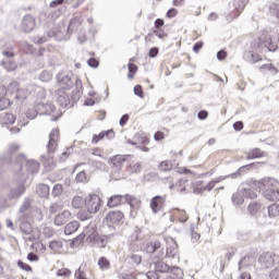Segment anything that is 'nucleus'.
I'll list each match as a JSON object with an SVG mask.
<instances>
[{"instance_id": "1", "label": "nucleus", "mask_w": 279, "mask_h": 279, "mask_svg": "<svg viewBox=\"0 0 279 279\" xmlns=\"http://www.w3.org/2000/svg\"><path fill=\"white\" fill-rule=\"evenodd\" d=\"M59 138H60V131L58 129H53L49 134L47 154H44L40 156L41 162L45 165V167H51V165H53V154H56L58 149Z\"/></svg>"}, {"instance_id": "2", "label": "nucleus", "mask_w": 279, "mask_h": 279, "mask_svg": "<svg viewBox=\"0 0 279 279\" xmlns=\"http://www.w3.org/2000/svg\"><path fill=\"white\" fill-rule=\"evenodd\" d=\"M263 38H256L251 43V49L244 52V60L248 62V64H256V62H260L263 57L259 53H263Z\"/></svg>"}, {"instance_id": "3", "label": "nucleus", "mask_w": 279, "mask_h": 279, "mask_svg": "<svg viewBox=\"0 0 279 279\" xmlns=\"http://www.w3.org/2000/svg\"><path fill=\"white\" fill-rule=\"evenodd\" d=\"M276 184L278 181L272 178L263 179L260 182V190L268 202H279V191L276 190Z\"/></svg>"}, {"instance_id": "4", "label": "nucleus", "mask_w": 279, "mask_h": 279, "mask_svg": "<svg viewBox=\"0 0 279 279\" xmlns=\"http://www.w3.org/2000/svg\"><path fill=\"white\" fill-rule=\"evenodd\" d=\"M52 95L54 101L60 106V108H73V106H75L80 100V96L70 97L63 88L54 90Z\"/></svg>"}, {"instance_id": "5", "label": "nucleus", "mask_w": 279, "mask_h": 279, "mask_svg": "<svg viewBox=\"0 0 279 279\" xmlns=\"http://www.w3.org/2000/svg\"><path fill=\"white\" fill-rule=\"evenodd\" d=\"M145 233L143 229L135 227L133 232L129 238V250L131 252H143V246L145 245Z\"/></svg>"}, {"instance_id": "6", "label": "nucleus", "mask_w": 279, "mask_h": 279, "mask_svg": "<svg viewBox=\"0 0 279 279\" xmlns=\"http://www.w3.org/2000/svg\"><path fill=\"white\" fill-rule=\"evenodd\" d=\"M121 204H129V206H136V204H141V199L125 194V195H113L108 199L107 206L109 208H117V206H121Z\"/></svg>"}, {"instance_id": "7", "label": "nucleus", "mask_w": 279, "mask_h": 279, "mask_svg": "<svg viewBox=\"0 0 279 279\" xmlns=\"http://www.w3.org/2000/svg\"><path fill=\"white\" fill-rule=\"evenodd\" d=\"M159 253L155 256L157 260H162L165 258V247H162V243L160 240H153L147 242L143 245L142 252H146V254H156V252Z\"/></svg>"}, {"instance_id": "8", "label": "nucleus", "mask_w": 279, "mask_h": 279, "mask_svg": "<svg viewBox=\"0 0 279 279\" xmlns=\"http://www.w3.org/2000/svg\"><path fill=\"white\" fill-rule=\"evenodd\" d=\"M85 208L89 215H97V211L101 209V197L97 194H89L85 198Z\"/></svg>"}, {"instance_id": "9", "label": "nucleus", "mask_w": 279, "mask_h": 279, "mask_svg": "<svg viewBox=\"0 0 279 279\" xmlns=\"http://www.w3.org/2000/svg\"><path fill=\"white\" fill-rule=\"evenodd\" d=\"M124 215L121 213V210H112L109 211L106 216V221L108 228L111 230H117L123 223Z\"/></svg>"}, {"instance_id": "10", "label": "nucleus", "mask_w": 279, "mask_h": 279, "mask_svg": "<svg viewBox=\"0 0 279 279\" xmlns=\"http://www.w3.org/2000/svg\"><path fill=\"white\" fill-rule=\"evenodd\" d=\"M129 158H132V155H116V156H113L109 160L112 171H114V173H119L121 171V169H123V165H125V162H128Z\"/></svg>"}, {"instance_id": "11", "label": "nucleus", "mask_w": 279, "mask_h": 279, "mask_svg": "<svg viewBox=\"0 0 279 279\" xmlns=\"http://www.w3.org/2000/svg\"><path fill=\"white\" fill-rule=\"evenodd\" d=\"M57 80L60 86H62L63 89L65 88V90H71V88L75 86V75H73V73H59Z\"/></svg>"}, {"instance_id": "12", "label": "nucleus", "mask_w": 279, "mask_h": 279, "mask_svg": "<svg viewBox=\"0 0 279 279\" xmlns=\"http://www.w3.org/2000/svg\"><path fill=\"white\" fill-rule=\"evenodd\" d=\"M276 260H278V256L269 252L263 253L258 258L262 269H270L272 265H276Z\"/></svg>"}, {"instance_id": "13", "label": "nucleus", "mask_w": 279, "mask_h": 279, "mask_svg": "<svg viewBox=\"0 0 279 279\" xmlns=\"http://www.w3.org/2000/svg\"><path fill=\"white\" fill-rule=\"evenodd\" d=\"M167 202V195H156L150 199L149 206L154 215H158L163 208Z\"/></svg>"}, {"instance_id": "14", "label": "nucleus", "mask_w": 279, "mask_h": 279, "mask_svg": "<svg viewBox=\"0 0 279 279\" xmlns=\"http://www.w3.org/2000/svg\"><path fill=\"white\" fill-rule=\"evenodd\" d=\"M245 167H252V165L241 167L236 172L228 174L226 177H218L216 180L210 181L205 187L204 191H213L216 184L219 182H223V180H228V178H232V180L239 178L241 175V169H245Z\"/></svg>"}, {"instance_id": "15", "label": "nucleus", "mask_w": 279, "mask_h": 279, "mask_svg": "<svg viewBox=\"0 0 279 279\" xmlns=\"http://www.w3.org/2000/svg\"><path fill=\"white\" fill-rule=\"evenodd\" d=\"M36 27V20L31 14H27L23 17L21 29L24 31L26 34H29V32H34V28Z\"/></svg>"}, {"instance_id": "16", "label": "nucleus", "mask_w": 279, "mask_h": 279, "mask_svg": "<svg viewBox=\"0 0 279 279\" xmlns=\"http://www.w3.org/2000/svg\"><path fill=\"white\" fill-rule=\"evenodd\" d=\"M104 138H107L108 141H112V138H114V130L110 129L107 131H102L99 134H94L92 144L97 145V143H99V141H104Z\"/></svg>"}, {"instance_id": "17", "label": "nucleus", "mask_w": 279, "mask_h": 279, "mask_svg": "<svg viewBox=\"0 0 279 279\" xmlns=\"http://www.w3.org/2000/svg\"><path fill=\"white\" fill-rule=\"evenodd\" d=\"M71 217H73V214L69 209L63 210L54 217V226H64V223L71 221Z\"/></svg>"}, {"instance_id": "18", "label": "nucleus", "mask_w": 279, "mask_h": 279, "mask_svg": "<svg viewBox=\"0 0 279 279\" xmlns=\"http://www.w3.org/2000/svg\"><path fill=\"white\" fill-rule=\"evenodd\" d=\"M25 182H22L17 186L11 189L9 192V199H19L22 195L25 194Z\"/></svg>"}, {"instance_id": "19", "label": "nucleus", "mask_w": 279, "mask_h": 279, "mask_svg": "<svg viewBox=\"0 0 279 279\" xmlns=\"http://www.w3.org/2000/svg\"><path fill=\"white\" fill-rule=\"evenodd\" d=\"M36 106L40 116H49L56 112V106L52 104L38 102Z\"/></svg>"}, {"instance_id": "20", "label": "nucleus", "mask_w": 279, "mask_h": 279, "mask_svg": "<svg viewBox=\"0 0 279 279\" xmlns=\"http://www.w3.org/2000/svg\"><path fill=\"white\" fill-rule=\"evenodd\" d=\"M262 46H263V53H266V51H278V44L271 41V38L262 39Z\"/></svg>"}, {"instance_id": "21", "label": "nucleus", "mask_w": 279, "mask_h": 279, "mask_svg": "<svg viewBox=\"0 0 279 279\" xmlns=\"http://www.w3.org/2000/svg\"><path fill=\"white\" fill-rule=\"evenodd\" d=\"M254 263H256V258H254V256L246 255L238 263V269L241 271V269L252 267Z\"/></svg>"}, {"instance_id": "22", "label": "nucleus", "mask_w": 279, "mask_h": 279, "mask_svg": "<svg viewBox=\"0 0 279 279\" xmlns=\"http://www.w3.org/2000/svg\"><path fill=\"white\" fill-rule=\"evenodd\" d=\"M247 1H250V0H234L233 1V7H234L233 16H234V19L240 16L241 12H243V10H245V5H247Z\"/></svg>"}, {"instance_id": "23", "label": "nucleus", "mask_w": 279, "mask_h": 279, "mask_svg": "<svg viewBox=\"0 0 279 279\" xmlns=\"http://www.w3.org/2000/svg\"><path fill=\"white\" fill-rule=\"evenodd\" d=\"M17 226L23 234L29 235L34 232V229L32 228V223L24 219L17 220Z\"/></svg>"}, {"instance_id": "24", "label": "nucleus", "mask_w": 279, "mask_h": 279, "mask_svg": "<svg viewBox=\"0 0 279 279\" xmlns=\"http://www.w3.org/2000/svg\"><path fill=\"white\" fill-rule=\"evenodd\" d=\"M0 66H3L8 73H13L16 69H19V64H16V61L4 59L0 62Z\"/></svg>"}, {"instance_id": "25", "label": "nucleus", "mask_w": 279, "mask_h": 279, "mask_svg": "<svg viewBox=\"0 0 279 279\" xmlns=\"http://www.w3.org/2000/svg\"><path fill=\"white\" fill-rule=\"evenodd\" d=\"M48 38H54V40H66V29L63 31H49L47 33Z\"/></svg>"}, {"instance_id": "26", "label": "nucleus", "mask_w": 279, "mask_h": 279, "mask_svg": "<svg viewBox=\"0 0 279 279\" xmlns=\"http://www.w3.org/2000/svg\"><path fill=\"white\" fill-rule=\"evenodd\" d=\"M266 153L260 148H253L247 153L246 160H256L257 158H265Z\"/></svg>"}, {"instance_id": "27", "label": "nucleus", "mask_w": 279, "mask_h": 279, "mask_svg": "<svg viewBox=\"0 0 279 279\" xmlns=\"http://www.w3.org/2000/svg\"><path fill=\"white\" fill-rule=\"evenodd\" d=\"M64 243L62 240H54L49 242V248L54 252V254H62Z\"/></svg>"}, {"instance_id": "28", "label": "nucleus", "mask_w": 279, "mask_h": 279, "mask_svg": "<svg viewBox=\"0 0 279 279\" xmlns=\"http://www.w3.org/2000/svg\"><path fill=\"white\" fill-rule=\"evenodd\" d=\"M86 236L87 243H90V245H95V243H97V239H99V232L90 228L86 231Z\"/></svg>"}, {"instance_id": "29", "label": "nucleus", "mask_w": 279, "mask_h": 279, "mask_svg": "<svg viewBox=\"0 0 279 279\" xmlns=\"http://www.w3.org/2000/svg\"><path fill=\"white\" fill-rule=\"evenodd\" d=\"M77 230H80V222L74 220L69 222L65 228H64V234H66L68 236L71 234H74V232H77Z\"/></svg>"}, {"instance_id": "30", "label": "nucleus", "mask_w": 279, "mask_h": 279, "mask_svg": "<svg viewBox=\"0 0 279 279\" xmlns=\"http://www.w3.org/2000/svg\"><path fill=\"white\" fill-rule=\"evenodd\" d=\"M71 206L72 208L80 210V208H84V206H86V198L76 195L72 198Z\"/></svg>"}, {"instance_id": "31", "label": "nucleus", "mask_w": 279, "mask_h": 279, "mask_svg": "<svg viewBox=\"0 0 279 279\" xmlns=\"http://www.w3.org/2000/svg\"><path fill=\"white\" fill-rule=\"evenodd\" d=\"M175 161H169V160H166V161H161L159 163V171H162L163 173H167V171H171L172 169H175Z\"/></svg>"}, {"instance_id": "32", "label": "nucleus", "mask_w": 279, "mask_h": 279, "mask_svg": "<svg viewBox=\"0 0 279 279\" xmlns=\"http://www.w3.org/2000/svg\"><path fill=\"white\" fill-rule=\"evenodd\" d=\"M240 191L242 192L243 197H246V199H256L258 197V194H256V192L250 186L242 187Z\"/></svg>"}, {"instance_id": "33", "label": "nucleus", "mask_w": 279, "mask_h": 279, "mask_svg": "<svg viewBox=\"0 0 279 279\" xmlns=\"http://www.w3.org/2000/svg\"><path fill=\"white\" fill-rule=\"evenodd\" d=\"M38 169H40V163L36 160H28L26 162V171L28 173H38Z\"/></svg>"}, {"instance_id": "34", "label": "nucleus", "mask_w": 279, "mask_h": 279, "mask_svg": "<svg viewBox=\"0 0 279 279\" xmlns=\"http://www.w3.org/2000/svg\"><path fill=\"white\" fill-rule=\"evenodd\" d=\"M243 192L241 190L232 194L231 202L234 206H241L245 199L243 198Z\"/></svg>"}, {"instance_id": "35", "label": "nucleus", "mask_w": 279, "mask_h": 279, "mask_svg": "<svg viewBox=\"0 0 279 279\" xmlns=\"http://www.w3.org/2000/svg\"><path fill=\"white\" fill-rule=\"evenodd\" d=\"M126 260L133 266V267H138L141 263H143V257L138 254H132L129 255Z\"/></svg>"}, {"instance_id": "36", "label": "nucleus", "mask_w": 279, "mask_h": 279, "mask_svg": "<svg viewBox=\"0 0 279 279\" xmlns=\"http://www.w3.org/2000/svg\"><path fill=\"white\" fill-rule=\"evenodd\" d=\"M166 256L168 258H177L178 256V244L173 242L170 246L167 247Z\"/></svg>"}, {"instance_id": "37", "label": "nucleus", "mask_w": 279, "mask_h": 279, "mask_svg": "<svg viewBox=\"0 0 279 279\" xmlns=\"http://www.w3.org/2000/svg\"><path fill=\"white\" fill-rule=\"evenodd\" d=\"M268 217L270 219H278L279 217V205L278 204H272L268 206Z\"/></svg>"}, {"instance_id": "38", "label": "nucleus", "mask_w": 279, "mask_h": 279, "mask_svg": "<svg viewBox=\"0 0 279 279\" xmlns=\"http://www.w3.org/2000/svg\"><path fill=\"white\" fill-rule=\"evenodd\" d=\"M49 185L47 184H39L37 186V195H39V197H43V198H47L49 197Z\"/></svg>"}, {"instance_id": "39", "label": "nucleus", "mask_w": 279, "mask_h": 279, "mask_svg": "<svg viewBox=\"0 0 279 279\" xmlns=\"http://www.w3.org/2000/svg\"><path fill=\"white\" fill-rule=\"evenodd\" d=\"M1 121L4 123V125H12L16 121V117L12 113H3L1 116Z\"/></svg>"}, {"instance_id": "40", "label": "nucleus", "mask_w": 279, "mask_h": 279, "mask_svg": "<svg viewBox=\"0 0 279 279\" xmlns=\"http://www.w3.org/2000/svg\"><path fill=\"white\" fill-rule=\"evenodd\" d=\"M263 205H260V203L258 202H252L248 204L247 206V210L250 213V215H256V213H258V210H260Z\"/></svg>"}, {"instance_id": "41", "label": "nucleus", "mask_w": 279, "mask_h": 279, "mask_svg": "<svg viewBox=\"0 0 279 279\" xmlns=\"http://www.w3.org/2000/svg\"><path fill=\"white\" fill-rule=\"evenodd\" d=\"M78 25H82V19L77 16L72 19L69 23L66 34H69V32H73V29H75V27H77Z\"/></svg>"}, {"instance_id": "42", "label": "nucleus", "mask_w": 279, "mask_h": 279, "mask_svg": "<svg viewBox=\"0 0 279 279\" xmlns=\"http://www.w3.org/2000/svg\"><path fill=\"white\" fill-rule=\"evenodd\" d=\"M38 114H40V113L38 111L37 105L34 108L27 109V111H26V118L31 119V121L36 119V117H38Z\"/></svg>"}, {"instance_id": "43", "label": "nucleus", "mask_w": 279, "mask_h": 279, "mask_svg": "<svg viewBox=\"0 0 279 279\" xmlns=\"http://www.w3.org/2000/svg\"><path fill=\"white\" fill-rule=\"evenodd\" d=\"M53 77V74H51L49 71L44 70L40 74H39V80L41 82H51V78Z\"/></svg>"}, {"instance_id": "44", "label": "nucleus", "mask_w": 279, "mask_h": 279, "mask_svg": "<svg viewBox=\"0 0 279 279\" xmlns=\"http://www.w3.org/2000/svg\"><path fill=\"white\" fill-rule=\"evenodd\" d=\"M75 180L76 182H80V183L88 182V174H86V170H82L81 172H78L76 174Z\"/></svg>"}, {"instance_id": "45", "label": "nucleus", "mask_w": 279, "mask_h": 279, "mask_svg": "<svg viewBox=\"0 0 279 279\" xmlns=\"http://www.w3.org/2000/svg\"><path fill=\"white\" fill-rule=\"evenodd\" d=\"M11 106L12 101H10V98H0V110H8V108H10Z\"/></svg>"}, {"instance_id": "46", "label": "nucleus", "mask_w": 279, "mask_h": 279, "mask_svg": "<svg viewBox=\"0 0 279 279\" xmlns=\"http://www.w3.org/2000/svg\"><path fill=\"white\" fill-rule=\"evenodd\" d=\"M87 165L92 167V171H95V169H106V163L101 161H88Z\"/></svg>"}, {"instance_id": "47", "label": "nucleus", "mask_w": 279, "mask_h": 279, "mask_svg": "<svg viewBox=\"0 0 279 279\" xmlns=\"http://www.w3.org/2000/svg\"><path fill=\"white\" fill-rule=\"evenodd\" d=\"M95 245H97L98 247H106V245H108V236L98 235V239L96 240Z\"/></svg>"}, {"instance_id": "48", "label": "nucleus", "mask_w": 279, "mask_h": 279, "mask_svg": "<svg viewBox=\"0 0 279 279\" xmlns=\"http://www.w3.org/2000/svg\"><path fill=\"white\" fill-rule=\"evenodd\" d=\"M74 276H75L76 279H88L86 277V271L84 270V266L83 265H81L78 267V269L75 271Z\"/></svg>"}, {"instance_id": "49", "label": "nucleus", "mask_w": 279, "mask_h": 279, "mask_svg": "<svg viewBox=\"0 0 279 279\" xmlns=\"http://www.w3.org/2000/svg\"><path fill=\"white\" fill-rule=\"evenodd\" d=\"M62 184H54L51 192L52 197H59L62 195Z\"/></svg>"}, {"instance_id": "50", "label": "nucleus", "mask_w": 279, "mask_h": 279, "mask_svg": "<svg viewBox=\"0 0 279 279\" xmlns=\"http://www.w3.org/2000/svg\"><path fill=\"white\" fill-rule=\"evenodd\" d=\"M26 161L27 158L23 154H20L15 159V165L19 169H23V163Z\"/></svg>"}, {"instance_id": "51", "label": "nucleus", "mask_w": 279, "mask_h": 279, "mask_svg": "<svg viewBox=\"0 0 279 279\" xmlns=\"http://www.w3.org/2000/svg\"><path fill=\"white\" fill-rule=\"evenodd\" d=\"M98 265L100 269H108L110 267V260H108L106 257H100L98 259Z\"/></svg>"}, {"instance_id": "52", "label": "nucleus", "mask_w": 279, "mask_h": 279, "mask_svg": "<svg viewBox=\"0 0 279 279\" xmlns=\"http://www.w3.org/2000/svg\"><path fill=\"white\" fill-rule=\"evenodd\" d=\"M142 169H143V166L141 165V162L130 165L131 173H141Z\"/></svg>"}, {"instance_id": "53", "label": "nucleus", "mask_w": 279, "mask_h": 279, "mask_svg": "<svg viewBox=\"0 0 279 279\" xmlns=\"http://www.w3.org/2000/svg\"><path fill=\"white\" fill-rule=\"evenodd\" d=\"M260 69L269 71L271 75H277L278 69L274 66V64H264L260 66Z\"/></svg>"}, {"instance_id": "54", "label": "nucleus", "mask_w": 279, "mask_h": 279, "mask_svg": "<svg viewBox=\"0 0 279 279\" xmlns=\"http://www.w3.org/2000/svg\"><path fill=\"white\" fill-rule=\"evenodd\" d=\"M77 219H80V221H88V219H90V213H88V211H78L77 213Z\"/></svg>"}, {"instance_id": "55", "label": "nucleus", "mask_w": 279, "mask_h": 279, "mask_svg": "<svg viewBox=\"0 0 279 279\" xmlns=\"http://www.w3.org/2000/svg\"><path fill=\"white\" fill-rule=\"evenodd\" d=\"M57 276L59 278H69V276H71V271L68 268H61L57 271Z\"/></svg>"}, {"instance_id": "56", "label": "nucleus", "mask_w": 279, "mask_h": 279, "mask_svg": "<svg viewBox=\"0 0 279 279\" xmlns=\"http://www.w3.org/2000/svg\"><path fill=\"white\" fill-rule=\"evenodd\" d=\"M29 206H32V201H29V197H26L20 208V213H25L26 210H29Z\"/></svg>"}, {"instance_id": "57", "label": "nucleus", "mask_w": 279, "mask_h": 279, "mask_svg": "<svg viewBox=\"0 0 279 279\" xmlns=\"http://www.w3.org/2000/svg\"><path fill=\"white\" fill-rule=\"evenodd\" d=\"M74 84L76 86V92H75L74 97H78L80 98V90H82V80H80L76 76H74Z\"/></svg>"}, {"instance_id": "58", "label": "nucleus", "mask_w": 279, "mask_h": 279, "mask_svg": "<svg viewBox=\"0 0 279 279\" xmlns=\"http://www.w3.org/2000/svg\"><path fill=\"white\" fill-rule=\"evenodd\" d=\"M40 239V232H33L28 238H25V241H28L29 243H34Z\"/></svg>"}, {"instance_id": "59", "label": "nucleus", "mask_w": 279, "mask_h": 279, "mask_svg": "<svg viewBox=\"0 0 279 279\" xmlns=\"http://www.w3.org/2000/svg\"><path fill=\"white\" fill-rule=\"evenodd\" d=\"M133 93L134 95H136L137 97H141V99H144L145 95L143 94V86L141 85H136L134 88H133Z\"/></svg>"}, {"instance_id": "60", "label": "nucleus", "mask_w": 279, "mask_h": 279, "mask_svg": "<svg viewBox=\"0 0 279 279\" xmlns=\"http://www.w3.org/2000/svg\"><path fill=\"white\" fill-rule=\"evenodd\" d=\"M17 267H20V269H23V271H32V266H29V264H25L23 260H17Z\"/></svg>"}, {"instance_id": "61", "label": "nucleus", "mask_w": 279, "mask_h": 279, "mask_svg": "<svg viewBox=\"0 0 279 279\" xmlns=\"http://www.w3.org/2000/svg\"><path fill=\"white\" fill-rule=\"evenodd\" d=\"M131 207V217L133 219H135L136 215H138V208L141 207V201H140V204H135L134 206H130Z\"/></svg>"}, {"instance_id": "62", "label": "nucleus", "mask_w": 279, "mask_h": 279, "mask_svg": "<svg viewBox=\"0 0 279 279\" xmlns=\"http://www.w3.org/2000/svg\"><path fill=\"white\" fill-rule=\"evenodd\" d=\"M33 43H35V45H45V43H47V38L45 36H36L33 38Z\"/></svg>"}, {"instance_id": "63", "label": "nucleus", "mask_w": 279, "mask_h": 279, "mask_svg": "<svg viewBox=\"0 0 279 279\" xmlns=\"http://www.w3.org/2000/svg\"><path fill=\"white\" fill-rule=\"evenodd\" d=\"M33 43H35V45H45V43H47V38L45 36H36L33 38Z\"/></svg>"}, {"instance_id": "64", "label": "nucleus", "mask_w": 279, "mask_h": 279, "mask_svg": "<svg viewBox=\"0 0 279 279\" xmlns=\"http://www.w3.org/2000/svg\"><path fill=\"white\" fill-rule=\"evenodd\" d=\"M270 279H279V268L274 269L270 271Z\"/></svg>"}]
</instances>
